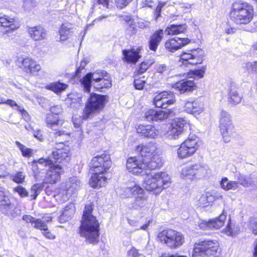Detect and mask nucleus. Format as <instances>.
<instances>
[{
	"label": "nucleus",
	"instance_id": "obj_22",
	"mask_svg": "<svg viewBox=\"0 0 257 257\" xmlns=\"http://www.w3.org/2000/svg\"><path fill=\"white\" fill-rule=\"evenodd\" d=\"M191 40L187 38H180L179 37H175L170 38L165 42V48L168 51L174 53L189 44Z\"/></svg>",
	"mask_w": 257,
	"mask_h": 257
},
{
	"label": "nucleus",
	"instance_id": "obj_61",
	"mask_svg": "<svg viewBox=\"0 0 257 257\" xmlns=\"http://www.w3.org/2000/svg\"><path fill=\"white\" fill-rule=\"evenodd\" d=\"M18 111L21 113L22 117L26 121H29L30 119V116L28 112L23 108V107H18Z\"/></svg>",
	"mask_w": 257,
	"mask_h": 257
},
{
	"label": "nucleus",
	"instance_id": "obj_1",
	"mask_svg": "<svg viewBox=\"0 0 257 257\" xmlns=\"http://www.w3.org/2000/svg\"><path fill=\"white\" fill-rule=\"evenodd\" d=\"M52 164V161L49 157L34 161L33 168L35 179L47 184H54L59 181L64 169L60 165Z\"/></svg>",
	"mask_w": 257,
	"mask_h": 257
},
{
	"label": "nucleus",
	"instance_id": "obj_42",
	"mask_svg": "<svg viewBox=\"0 0 257 257\" xmlns=\"http://www.w3.org/2000/svg\"><path fill=\"white\" fill-rule=\"evenodd\" d=\"M15 144L21 151L23 156L30 158L33 155V150L32 149L27 148L19 141H16Z\"/></svg>",
	"mask_w": 257,
	"mask_h": 257
},
{
	"label": "nucleus",
	"instance_id": "obj_9",
	"mask_svg": "<svg viewBox=\"0 0 257 257\" xmlns=\"http://www.w3.org/2000/svg\"><path fill=\"white\" fill-rule=\"evenodd\" d=\"M107 102V96L95 93L91 94L84 107L82 117L87 119L99 113Z\"/></svg>",
	"mask_w": 257,
	"mask_h": 257
},
{
	"label": "nucleus",
	"instance_id": "obj_28",
	"mask_svg": "<svg viewBox=\"0 0 257 257\" xmlns=\"http://www.w3.org/2000/svg\"><path fill=\"white\" fill-rule=\"evenodd\" d=\"M164 31L160 29L154 32L150 37L149 47L151 50L156 51L158 47L163 39Z\"/></svg>",
	"mask_w": 257,
	"mask_h": 257
},
{
	"label": "nucleus",
	"instance_id": "obj_35",
	"mask_svg": "<svg viewBox=\"0 0 257 257\" xmlns=\"http://www.w3.org/2000/svg\"><path fill=\"white\" fill-rule=\"evenodd\" d=\"M226 218V215L225 213L224 210L222 213L217 218L210 220V226L211 229H217L222 227L224 224V221Z\"/></svg>",
	"mask_w": 257,
	"mask_h": 257
},
{
	"label": "nucleus",
	"instance_id": "obj_47",
	"mask_svg": "<svg viewBox=\"0 0 257 257\" xmlns=\"http://www.w3.org/2000/svg\"><path fill=\"white\" fill-rule=\"evenodd\" d=\"M205 69V67H202L201 69L194 70L191 71L188 76L190 78L193 76L194 78L199 79L204 76Z\"/></svg>",
	"mask_w": 257,
	"mask_h": 257
},
{
	"label": "nucleus",
	"instance_id": "obj_21",
	"mask_svg": "<svg viewBox=\"0 0 257 257\" xmlns=\"http://www.w3.org/2000/svg\"><path fill=\"white\" fill-rule=\"evenodd\" d=\"M55 151L52 152V156L55 160L58 162L65 164L70 160V148L69 146L63 143L57 145Z\"/></svg>",
	"mask_w": 257,
	"mask_h": 257
},
{
	"label": "nucleus",
	"instance_id": "obj_7",
	"mask_svg": "<svg viewBox=\"0 0 257 257\" xmlns=\"http://www.w3.org/2000/svg\"><path fill=\"white\" fill-rule=\"evenodd\" d=\"M207 167L199 163L188 164L180 171V178L187 182H197L207 176Z\"/></svg>",
	"mask_w": 257,
	"mask_h": 257
},
{
	"label": "nucleus",
	"instance_id": "obj_26",
	"mask_svg": "<svg viewBox=\"0 0 257 257\" xmlns=\"http://www.w3.org/2000/svg\"><path fill=\"white\" fill-rule=\"evenodd\" d=\"M141 50V48L139 47L136 49L123 50V59L129 63H136L141 57L140 53Z\"/></svg>",
	"mask_w": 257,
	"mask_h": 257
},
{
	"label": "nucleus",
	"instance_id": "obj_33",
	"mask_svg": "<svg viewBox=\"0 0 257 257\" xmlns=\"http://www.w3.org/2000/svg\"><path fill=\"white\" fill-rule=\"evenodd\" d=\"M240 231L239 226L235 222H232L229 219L226 227L223 229L224 232L227 236H234L237 235Z\"/></svg>",
	"mask_w": 257,
	"mask_h": 257
},
{
	"label": "nucleus",
	"instance_id": "obj_56",
	"mask_svg": "<svg viewBox=\"0 0 257 257\" xmlns=\"http://www.w3.org/2000/svg\"><path fill=\"white\" fill-rule=\"evenodd\" d=\"M132 1V0H115L116 7L119 9L126 7Z\"/></svg>",
	"mask_w": 257,
	"mask_h": 257
},
{
	"label": "nucleus",
	"instance_id": "obj_51",
	"mask_svg": "<svg viewBox=\"0 0 257 257\" xmlns=\"http://www.w3.org/2000/svg\"><path fill=\"white\" fill-rule=\"evenodd\" d=\"M41 190V185L39 184H34L31 187V197L33 199H35L39 194Z\"/></svg>",
	"mask_w": 257,
	"mask_h": 257
},
{
	"label": "nucleus",
	"instance_id": "obj_43",
	"mask_svg": "<svg viewBox=\"0 0 257 257\" xmlns=\"http://www.w3.org/2000/svg\"><path fill=\"white\" fill-rule=\"evenodd\" d=\"M3 207H10L9 197L5 195V190L0 187V210Z\"/></svg>",
	"mask_w": 257,
	"mask_h": 257
},
{
	"label": "nucleus",
	"instance_id": "obj_24",
	"mask_svg": "<svg viewBox=\"0 0 257 257\" xmlns=\"http://www.w3.org/2000/svg\"><path fill=\"white\" fill-rule=\"evenodd\" d=\"M137 131L141 136L149 139H156L159 135V131L152 125H140Z\"/></svg>",
	"mask_w": 257,
	"mask_h": 257
},
{
	"label": "nucleus",
	"instance_id": "obj_15",
	"mask_svg": "<svg viewBox=\"0 0 257 257\" xmlns=\"http://www.w3.org/2000/svg\"><path fill=\"white\" fill-rule=\"evenodd\" d=\"M17 65L24 72L32 76H37L41 71V65L34 59L29 56H21L18 58Z\"/></svg>",
	"mask_w": 257,
	"mask_h": 257
},
{
	"label": "nucleus",
	"instance_id": "obj_4",
	"mask_svg": "<svg viewBox=\"0 0 257 257\" xmlns=\"http://www.w3.org/2000/svg\"><path fill=\"white\" fill-rule=\"evenodd\" d=\"M126 166L129 172L143 176L149 174L151 170L160 168L162 163L158 157L149 162L141 157H132L127 160Z\"/></svg>",
	"mask_w": 257,
	"mask_h": 257
},
{
	"label": "nucleus",
	"instance_id": "obj_3",
	"mask_svg": "<svg viewBox=\"0 0 257 257\" xmlns=\"http://www.w3.org/2000/svg\"><path fill=\"white\" fill-rule=\"evenodd\" d=\"M92 210L91 206H85L79 228V234L89 243L95 244L99 241V224L96 218L91 214Z\"/></svg>",
	"mask_w": 257,
	"mask_h": 257
},
{
	"label": "nucleus",
	"instance_id": "obj_41",
	"mask_svg": "<svg viewBox=\"0 0 257 257\" xmlns=\"http://www.w3.org/2000/svg\"><path fill=\"white\" fill-rule=\"evenodd\" d=\"M192 114L197 115L204 111V104L200 100H195L193 101Z\"/></svg>",
	"mask_w": 257,
	"mask_h": 257
},
{
	"label": "nucleus",
	"instance_id": "obj_48",
	"mask_svg": "<svg viewBox=\"0 0 257 257\" xmlns=\"http://www.w3.org/2000/svg\"><path fill=\"white\" fill-rule=\"evenodd\" d=\"M32 226L37 229L42 230L43 231L47 229V225L46 223L40 219L35 218V220L34 221Z\"/></svg>",
	"mask_w": 257,
	"mask_h": 257
},
{
	"label": "nucleus",
	"instance_id": "obj_49",
	"mask_svg": "<svg viewBox=\"0 0 257 257\" xmlns=\"http://www.w3.org/2000/svg\"><path fill=\"white\" fill-rule=\"evenodd\" d=\"M210 197V196L208 193L206 195H202L199 200L200 205L203 207L209 206L211 202V199L209 198Z\"/></svg>",
	"mask_w": 257,
	"mask_h": 257
},
{
	"label": "nucleus",
	"instance_id": "obj_32",
	"mask_svg": "<svg viewBox=\"0 0 257 257\" xmlns=\"http://www.w3.org/2000/svg\"><path fill=\"white\" fill-rule=\"evenodd\" d=\"M186 29V24L171 25L166 28L165 33L168 35H178L184 33Z\"/></svg>",
	"mask_w": 257,
	"mask_h": 257
},
{
	"label": "nucleus",
	"instance_id": "obj_6",
	"mask_svg": "<svg viewBox=\"0 0 257 257\" xmlns=\"http://www.w3.org/2000/svg\"><path fill=\"white\" fill-rule=\"evenodd\" d=\"M150 173L145 174L146 177L143 182V186L147 191H157L156 193L158 194L171 183L170 177L166 172Z\"/></svg>",
	"mask_w": 257,
	"mask_h": 257
},
{
	"label": "nucleus",
	"instance_id": "obj_54",
	"mask_svg": "<svg viewBox=\"0 0 257 257\" xmlns=\"http://www.w3.org/2000/svg\"><path fill=\"white\" fill-rule=\"evenodd\" d=\"M142 254L139 253V250L134 246H132L127 252V257H140Z\"/></svg>",
	"mask_w": 257,
	"mask_h": 257
},
{
	"label": "nucleus",
	"instance_id": "obj_23",
	"mask_svg": "<svg viewBox=\"0 0 257 257\" xmlns=\"http://www.w3.org/2000/svg\"><path fill=\"white\" fill-rule=\"evenodd\" d=\"M172 87L181 93L192 91L196 87L193 80L188 79H183L173 83Z\"/></svg>",
	"mask_w": 257,
	"mask_h": 257
},
{
	"label": "nucleus",
	"instance_id": "obj_27",
	"mask_svg": "<svg viewBox=\"0 0 257 257\" xmlns=\"http://www.w3.org/2000/svg\"><path fill=\"white\" fill-rule=\"evenodd\" d=\"M73 29V25L70 23H63L59 31V41L63 42L67 40L72 35Z\"/></svg>",
	"mask_w": 257,
	"mask_h": 257
},
{
	"label": "nucleus",
	"instance_id": "obj_52",
	"mask_svg": "<svg viewBox=\"0 0 257 257\" xmlns=\"http://www.w3.org/2000/svg\"><path fill=\"white\" fill-rule=\"evenodd\" d=\"M68 99L71 100V103L70 104L72 107L79 108L80 106H81L82 100L80 97L73 98L72 97V95L71 94L69 96Z\"/></svg>",
	"mask_w": 257,
	"mask_h": 257
},
{
	"label": "nucleus",
	"instance_id": "obj_57",
	"mask_svg": "<svg viewBox=\"0 0 257 257\" xmlns=\"http://www.w3.org/2000/svg\"><path fill=\"white\" fill-rule=\"evenodd\" d=\"M2 103L7 104L10 105L12 108L16 109L18 110V107H21V106L18 105L15 101L11 99L5 100L3 99V102Z\"/></svg>",
	"mask_w": 257,
	"mask_h": 257
},
{
	"label": "nucleus",
	"instance_id": "obj_8",
	"mask_svg": "<svg viewBox=\"0 0 257 257\" xmlns=\"http://www.w3.org/2000/svg\"><path fill=\"white\" fill-rule=\"evenodd\" d=\"M117 193L122 197L136 196L135 204L138 207L143 208L148 196L144 189L138 184L135 183H129L126 187L117 188Z\"/></svg>",
	"mask_w": 257,
	"mask_h": 257
},
{
	"label": "nucleus",
	"instance_id": "obj_53",
	"mask_svg": "<svg viewBox=\"0 0 257 257\" xmlns=\"http://www.w3.org/2000/svg\"><path fill=\"white\" fill-rule=\"evenodd\" d=\"M14 191L17 192L21 197H26L28 196V191L23 186L19 185L14 188Z\"/></svg>",
	"mask_w": 257,
	"mask_h": 257
},
{
	"label": "nucleus",
	"instance_id": "obj_36",
	"mask_svg": "<svg viewBox=\"0 0 257 257\" xmlns=\"http://www.w3.org/2000/svg\"><path fill=\"white\" fill-rule=\"evenodd\" d=\"M172 123L175 127L181 131L182 134L190 127L189 121L185 118H176Z\"/></svg>",
	"mask_w": 257,
	"mask_h": 257
},
{
	"label": "nucleus",
	"instance_id": "obj_5",
	"mask_svg": "<svg viewBox=\"0 0 257 257\" xmlns=\"http://www.w3.org/2000/svg\"><path fill=\"white\" fill-rule=\"evenodd\" d=\"M253 7L243 1L233 3L229 12L230 20L237 25H246L249 23L253 17Z\"/></svg>",
	"mask_w": 257,
	"mask_h": 257
},
{
	"label": "nucleus",
	"instance_id": "obj_20",
	"mask_svg": "<svg viewBox=\"0 0 257 257\" xmlns=\"http://www.w3.org/2000/svg\"><path fill=\"white\" fill-rule=\"evenodd\" d=\"M108 74L105 71H97L93 73H89L86 74L80 82L85 92H89L91 85H94L95 83L99 82V80L106 77Z\"/></svg>",
	"mask_w": 257,
	"mask_h": 257
},
{
	"label": "nucleus",
	"instance_id": "obj_37",
	"mask_svg": "<svg viewBox=\"0 0 257 257\" xmlns=\"http://www.w3.org/2000/svg\"><path fill=\"white\" fill-rule=\"evenodd\" d=\"M238 185L240 184L243 187H248L253 183L252 178L250 175H245L240 173L236 174L235 175Z\"/></svg>",
	"mask_w": 257,
	"mask_h": 257
},
{
	"label": "nucleus",
	"instance_id": "obj_17",
	"mask_svg": "<svg viewBox=\"0 0 257 257\" xmlns=\"http://www.w3.org/2000/svg\"><path fill=\"white\" fill-rule=\"evenodd\" d=\"M46 122L47 127L56 131L54 133L56 137H65L69 135V133L66 131L60 130V128L65 123V121L59 116L48 113L46 118Z\"/></svg>",
	"mask_w": 257,
	"mask_h": 257
},
{
	"label": "nucleus",
	"instance_id": "obj_46",
	"mask_svg": "<svg viewBox=\"0 0 257 257\" xmlns=\"http://www.w3.org/2000/svg\"><path fill=\"white\" fill-rule=\"evenodd\" d=\"M242 99V96L238 92L234 90H232L229 94V102L234 104H237L240 102Z\"/></svg>",
	"mask_w": 257,
	"mask_h": 257
},
{
	"label": "nucleus",
	"instance_id": "obj_11",
	"mask_svg": "<svg viewBox=\"0 0 257 257\" xmlns=\"http://www.w3.org/2000/svg\"><path fill=\"white\" fill-rule=\"evenodd\" d=\"M219 249L216 240H201L194 245L192 257H215Z\"/></svg>",
	"mask_w": 257,
	"mask_h": 257
},
{
	"label": "nucleus",
	"instance_id": "obj_40",
	"mask_svg": "<svg viewBox=\"0 0 257 257\" xmlns=\"http://www.w3.org/2000/svg\"><path fill=\"white\" fill-rule=\"evenodd\" d=\"M111 86V81L107 74L106 77H104L103 78L99 80V82L95 83L93 86L95 89L101 91L102 88L110 87Z\"/></svg>",
	"mask_w": 257,
	"mask_h": 257
},
{
	"label": "nucleus",
	"instance_id": "obj_16",
	"mask_svg": "<svg viewBox=\"0 0 257 257\" xmlns=\"http://www.w3.org/2000/svg\"><path fill=\"white\" fill-rule=\"evenodd\" d=\"M203 57V51L200 48H198L182 53L180 55L179 61L185 65L188 64L196 65L201 63Z\"/></svg>",
	"mask_w": 257,
	"mask_h": 257
},
{
	"label": "nucleus",
	"instance_id": "obj_50",
	"mask_svg": "<svg viewBox=\"0 0 257 257\" xmlns=\"http://www.w3.org/2000/svg\"><path fill=\"white\" fill-rule=\"evenodd\" d=\"M146 83L144 76L140 78H136L134 80V86L136 89L142 90Z\"/></svg>",
	"mask_w": 257,
	"mask_h": 257
},
{
	"label": "nucleus",
	"instance_id": "obj_44",
	"mask_svg": "<svg viewBox=\"0 0 257 257\" xmlns=\"http://www.w3.org/2000/svg\"><path fill=\"white\" fill-rule=\"evenodd\" d=\"M20 7L25 10H29L36 6V2L34 0H17Z\"/></svg>",
	"mask_w": 257,
	"mask_h": 257
},
{
	"label": "nucleus",
	"instance_id": "obj_19",
	"mask_svg": "<svg viewBox=\"0 0 257 257\" xmlns=\"http://www.w3.org/2000/svg\"><path fill=\"white\" fill-rule=\"evenodd\" d=\"M176 101L175 94L170 91H164L156 94L153 99V104L157 107L166 108Z\"/></svg>",
	"mask_w": 257,
	"mask_h": 257
},
{
	"label": "nucleus",
	"instance_id": "obj_58",
	"mask_svg": "<svg viewBox=\"0 0 257 257\" xmlns=\"http://www.w3.org/2000/svg\"><path fill=\"white\" fill-rule=\"evenodd\" d=\"M250 227L252 229V233L257 235V217L252 218L250 221Z\"/></svg>",
	"mask_w": 257,
	"mask_h": 257
},
{
	"label": "nucleus",
	"instance_id": "obj_2",
	"mask_svg": "<svg viewBox=\"0 0 257 257\" xmlns=\"http://www.w3.org/2000/svg\"><path fill=\"white\" fill-rule=\"evenodd\" d=\"M91 168L93 174L89 181L90 185L94 188L104 186L106 184V173L111 165L110 156L102 154L94 157L91 161Z\"/></svg>",
	"mask_w": 257,
	"mask_h": 257
},
{
	"label": "nucleus",
	"instance_id": "obj_45",
	"mask_svg": "<svg viewBox=\"0 0 257 257\" xmlns=\"http://www.w3.org/2000/svg\"><path fill=\"white\" fill-rule=\"evenodd\" d=\"M10 179L15 183L22 184L25 182V175L22 172L19 171L11 175Z\"/></svg>",
	"mask_w": 257,
	"mask_h": 257
},
{
	"label": "nucleus",
	"instance_id": "obj_59",
	"mask_svg": "<svg viewBox=\"0 0 257 257\" xmlns=\"http://www.w3.org/2000/svg\"><path fill=\"white\" fill-rule=\"evenodd\" d=\"M193 101H186L184 104V110L189 113L192 114Z\"/></svg>",
	"mask_w": 257,
	"mask_h": 257
},
{
	"label": "nucleus",
	"instance_id": "obj_30",
	"mask_svg": "<svg viewBox=\"0 0 257 257\" xmlns=\"http://www.w3.org/2000/svg\"><path fill=\"white\" fill-rule=\"evenodd\" d=\"M75 207L72 203H69L64 208L61 215L60 216L59 220L60 222H64L69 220L74 214Z\"/></svg>",
	"mask_w": 257,
	"mask_h": 257
},
{
	"label": "nucleus",
	"instance_id": "obj_64",
	"mask_svg": "<svg viewBox=\"0 0 257 257\" xmlns=\"http://www.w3.org/2000/svg\"><path fill=\"white\" fill-rule=\"evenodd\" d=\"M34 137L40 142H42L44 140V137L40 130L34 131Z\"/></svg>",
	"mask_w": 257,
	"mask_h": 257
},
{
	"label": "nucleus",
	"instance_id": "obj_34",
	"mask_svg": "<svg viewBox=\"0 0 257 257\" xmlns=\"http://www.w3.org/2000/svg\"><path fill=\"white\" fill-rule=\"evenodd\" d=\"M0 27H8L11 30H14L19 28L18 26L15 25V19L6 15L0 16Z\"/></svg>",
	"mask_w": 257,
	"mask_h": 257
},
{
	"label": "nucleus",
	"instance_id": "obj_55",
	"mask_svg": "<svg viewBox=\"0 0 257 257\" xmlns=\"http://www.w3.org/2000/svg\"><path fill=\"white\" fill-rule=\"evenodd\" d=\"M62 108L60 105H54L50 108L51 112L50 113L59 116L58 115L62 112Z\"/></svg>",
	"mask_w": 257,
	"mask_h": 257
},
{
	"label": "nucleus",
	"instance_id": "obj_14",
	"mask_svg": "<svg viewBox=\"0 0 257 257\" xmlns=\"http://www.w3.org/2000/svg\"><path fill=\"white\" fill-rule=\"evenodd\" d=\"M219 128L223 141L228 143L234 134V126L230 114L224 110H221L219 115Z\"/></svg>",
	"mask_w": 257,
	"mask_h": 257
},
{
	"label": "nucleus",
	"instance_id": "obj_38",
	"mask_svg": "<svg viewBox=\"0 0 257 257\" xmlns=\"http://www.w3.org/2000/svg\"><path fill=\"white\" fill-rule=\"evenodd\" d=\"M182 134L181 131L179 130L176 127L174 126L173 123H172L168 128L165 135L168 139L176 140L178 139Z\"/></svg>",
	"mask_w": 257,
	"mask_h": 257
},
{
	"label": "nucleus",
	"instance_id": "obj_29",
	"mask_svg": "<svg viewBox=\"0 0 257 257\" xmlns=\"http://www.w3.org/2000/svg\"><path fill=\"white\" fill-rule=\"evenodd\" d=\"M28 32L31 37L35 41H40L45 39L47 36L46 31L41 26L30 28Z\"/></svg>",
	"mask_w": 257,
	"mask_h": 257
},
{
	"label": "nucleus",
	"instance_id": "obj_63",
	"mask_svg": "<svg viewBox=\"0 0 257 257\" xmlns=\"http://www.w3.org/2000/svg\"><path fill=\"white\" fill-rule=\"evenodd\" d=\"M165 5V3H161L159 2L156 7L155 11V16L156 18L157 19L160 15V12L161 11V9Z\"/></svg>",
	"mask_w": 257,
	"mask_h": 257
},
{
	"label": "nucleus",
	"instance_id": "obj_25",
	"mask_svg": "<svg viewBox=\"0 0 257 257\" xmlns=\"http://www.w3.org/2000/svg\"><path fill=\"white\" fill-rule=\"evenodd\" d=\"M171 112L163 110L156 111L149 109L145 112V117L148 121H161L167 118L171 115Z\"/></svg>",
	"mask_w": 257,
	"mask_h": 257
},
{
	"label": "nucleus",
	"instance_id": "obj_12",
	"mask_svg": "<svg viewBox=\"0 0 257 257\" xmlns=\"http://www.w3.org/2000/svg\"><path fill=\"white\" fill-rule=\"evenodd\" d=\"M80 181L76 177L70 178L64 185L61 186L62 189L57 191V194L54 195L55 199L60 203L67 200L80 189Z\"/></svg>",
	"mask_w": 257,
	"mask_h": 257
},
{
	"label": "nucleus",
	"instance_id": "obj_62",
	"mask_svg": "<svg viewBox=\"0 0 257 257\" xmlns=\"http://www.w3.org/2000/svg\"><path fill=\"white\" fill-rule=\"evenodd\" d=\"M156 70L158 73H164L169 71V68L165 64H159L156 66Z\"/></svg>",
	"mask_w": 257,
	"mask_h": 257
},
{
	"label": "nucleus",
	"instance_id": "obj_31",
	"mask_svg": "<svg viewBox=\"0 0 257 257\" xmlns=\"http://www.w3.org/2000/svg\"><path fill=\"white\" fill-rule=\"evenodd\" d=\"M221 188L225 191L235 190L238 187V183L236 181L229 180L227 177L222 178L219 182Z\"/></svg>",
	"mask_w": 257,
	"mask_h": 257
},
{
	"label": "nucleus",
	"instance_id": "obj_10",
	"mask_svg": "<svg viewBox=\"0 0 257 257\" xmlns=\"http://www.w3.org/2000/svg\"><path fill=\"white\" fill-rule=\"evenodd\" d=\"M157 238L160 242L172 249L178 248L185 241L184 236L181 232L171 229H164L159 232Z\"/></svg>",
	"mask_w": 257,
	"mask_h": 257
},
{
	"label": "nucleus",
	"instance_id": "obj_60",
	"mask_svg": "<svg viewBox=\"0 0 257 257\" xmlns=\"http://www.w3.org/2000/svg\"><path fill=\"white\" fill-rule=\"evenodd\" d=\"M198 226L201 229L203 230L211 229L210 220L208 221L201 220L199 222Z\"/></svg>",
	"mask_w": 257,
	"mask_h": 257
},
{
	"label": "nucleus",
	"instance_id": "obj_13",
	"mask_svg": "<svg viewBox=\"0 0 257 257\" xmlns=\"http://www.w3.org/2000/svg\"><path fill=\"white\" fill-rule=\"evenodd\" d=\"M199 147V139L196 136L192 135L180 145L177 149V156L181 159L187 158L194 154Z\"/></svg>",
	"mask_w": 257,
	"mask_h": 257
},
{
	"label": "nucleus",
	"instance_id": "obj_18",
	"mask_svg": "<svg viewBox=\"0 0 257 257\" xmlns=\"http://www.w3.org/2000/svg\"><path fill=\"white\" fill-rule=\"evenodd\" d=\"M136 150L137 153L141 156V158L149 162L152 161L155 157H158L161 160L162 165H163V160L158 154L157 146L156 143L141 144L137 147Z\"/></svg>",
	"mask_w": 257,
	"mask_h": 257
},
{
	"label": "nucleus",
	"instance_id": "obj_39",
	"mask_svg": "<svg viewBox=\"0 0 257 257\" xmlns=\"http://www.w3.org/2000/svg\"><path fill=\"white\" fill-rule=\"evenodd\" d=\"M67 87V84L58 81L57 82H53L47 85L45 87L46 89L51 90L57 93L65 90Z\"/></svg>",
	"mask_w": 257,
	"mask_h": 257
}]
</instances>
